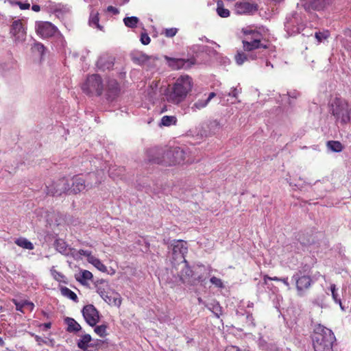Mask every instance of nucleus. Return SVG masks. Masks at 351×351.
<instances>
[{"label":"nucleus","mask_w":351,"mask_h":351,"mask_svg":"<svg viewBox=\"0 0 351 351\" xmlns=\"http://www.w3.org/2000/svg\"><path fill=\"white\" fill-rule=\"evenodd\" d=\"M20 5V8L22 10H26V9H28L30 6V5L29 3H19Z\"/></svg>","instance_id":"obj_54"},{"label":"nucleus","mask_w":351,"mask_h":351,"mask_svg":"<svg viewBox=\"0 0 351 351\" xmlns=\"http://www.w3.org/2000/svg\"><path fill=\"white\" fill-rule=\"evenodd\" d=\"M131 58L133 62L138 64H145L147 62H149L150 60H157L156 57L154 56H149L142 52H134L131 54Z\"/></svg>","instance_id":"obj_15"},{"label":"nucleus","mask_w":351,"mask_h":351,"mask_svg":"<svg viewBox=\"0 0 351 351\" xmlns=\"http://www.w3.org/2000/svg\"><path fill=\"white\" fill-rule=\"evenodd\" d=\"M14 304L16 305V309L17 311L23 312L22 308H25V305H23V302L20 303V302H17L14 301Z\"/></svg>","instance_id":"obj_49"},{"label":"nucleus","mask_w":351,"mask_h":351,"mask_svg":"<svg viewBox=\"0 0 351 351\" xmlns=\"http://www.w3.org/2000/svg\"><path fill=\"white\" fill-rule=\"evenodd\" d=\"M56 28L49 22H41L38 24L36 32L43 38L50 37L54 35Z\"/></svg>","instance_id":"obj_13"},{"label":"nucleus","mask_w":351,"mask_h":351,"mask_svg":"<svg viewBox=\"0 0 351 351\" xmlns=\"http://www.w3.org/2000/svg\"><path fill=\"white\" fill-rule=\"evenodd\" d=\"M82 88L86 94L101 95L104 88L101 77L97 74H93L88 76L86 82L82 84Z\"/></svg>","instance_id":"obj_6"},{"label":"nucleus","mask_w":351,"mask_h":351,"mask_svg":"<svg viewBox=\"0 0 351 351\" xmlns=\"http://www.w3.org/2000/svg\"><path fill=\"white\" fill-rule=\"evenodd\" d=\"M241 32L245 36L242 40L244 51L250 53H254L253 51L258 49L268 48L267 45L261 43L262 36L259 32L252 29L250 27L243 28Z\"/></svg>","instance_id":"obj_3"},{"label":"nucleus","mask_w":351,"mask_h":351,"mask_svg":"<svg viewBox=\"0 0 351 351\" xmlns=\"http://www.w3.org/2000/svg\"><path fill=\"white\" fill-rule=\"evenodd\" d=\"M4 345V341L1 337H0V346H3Z\"/></svg>","instance_id":"obj_60"},{"label":"nucleus","mask_w":351,"mask_h":351,"mask_svg":"<svg viewBox=\"0 0 351 351\" xmlns=\"http://www.w3.org/2000/svg\"><path fill=\"white\" fill-rule=\"evenodd\" d=\"M216 96V94L215 93H210L207 98H206V100H208V104L210 102V101L214 98Z\"/></svg>","instance_id":"obj_55"},{"label":"nucleus","mask_w":351,"mask_h":351,"mask_svg":"<svg viewBox=\"0 0 351 351\" xmlns=\"http://www.w3.org/2000/svg\"><path fill=\"white\" fill-rule=\"evenodd\" d=\"M45 327L46 328H49L51 327V323H46V324H45Z\"/></svg>","instance_id":"obj_59"},{"label":"nucleus","mask_w":351,"mask_h":351,"mask_svg":"<svg viewBox=\"0 0 351 351\" xmlns=\"http://www.w3.org/2000/svg\"><path fill=\"white\" fill-rule=\"evenodd\" d=\"M10 33L16 43H22L25 40L26 32L20 20L14 21L10 29Z\"/></svg>","instance_id":"obj_12"},{"label":"nucleus","mask_w":351,"mask_h":351,"mask_svg":"<svg viewBox=\"0 0 351 351\" xmlns=\"http://www.w3.org/2000/svg\"><path fill=\"white\" fill-rule=\"evenodd\" d=\"M326 147L333 152H341L343 149V145L338 141H328L326 143Z\"/></svg>","instance_id":"obj_25"},{"label":"nucleus","mask_w":351,"mask_h":351,"mask_svg":"<svg viewBox=\"0 0 351 351\" xmlns=\"http://www.w3.org/2000/svg\"><path fill=\"white\" fill-rule=\"evenodd\" d=\"M89 24L92 26H95V27L99 28L98 12H92L90 13Z\"/></svg>","instance_id":"obj_37"},{"label":"nucleus","mask_w":351,"mask_h":351,"mask_svg":"<svg viewBox=\"0 0 351 351\" xmlns=\"http://www.w3.org/2000/svg\"><path fill=\"white\" fill-rule=\"evenodd\" d=\"M97 66L99 68V69H104V65H103V59L101 58L98 60L97 62Z\"/></svg>","instance_id":"obj_53"},{"label":"nucleus","mask_w":351,"mask_h":351,"mask_svg":"<svg viewBox=\"0 0 351 351\" xmlns=\"http://www.w3.org/2000/svg\"><path fill=\"white\" fill-rule=\"evenodd\" d=\"M185 156L186 153L182 149L176 147L173 150L168 151L165 153V159L162 160L158 158H149V160L155 163H164L165 165L170 166L180 165L184 162L185 160Z\"/></svg>","instance_id":"obj_5"},{"label":"nucleus","mask_w":351,"mask_h":351,"mask_svg":"<svg viewBox=\"0 0 351 351\" xmlns=\"http://www.w3.org/2000/svg\"><path fill=\"white\" fill-rule=\"evenodd\" d=\"M332 1V0H308L306 8L319 10L330 4Z\"/></svg>","instance_id":"obj_18"},{"label":"nucleus","mask_w":351,"mask_h":351,"mask_svg":"<svg viewBox=\"0 0 351 351\" xmlns=\"http://www.w3.org/2000/svg\"><path fill=\"white\" fill-rule=\"evenodd\" d=\"M177 119L174 116H164L161 119V125L164 126H170L176 125Z\"/></svg>","instance_id":"obj_35"},{"label":"nucleus","mask_w":351,"mask_h":351,"mask_svg":"<svg viewBox=\"0 0 351 351\" xmlns=\"http://www.w3.org/2000/svg\"><path fill=\"white\" fill-rule=\"evenodd\" d=\"M33 49L34 51H38L40 53V55L42 56L43 55L44 51H45V47L41 43H35L33 47Z\"/></svg>","instance_id":"obj_45"},{"label":"nucleus","mask_w":351,"mask_h":351,"mask_svg":"<svg viewBox=\"0 0 351 351\" xmlns=\"http://www.w3.org/2000/svg\"><path fill=\"white\" fill-rule=\"evenodd\" d=\"M56 249L58 252L62 254H67V247L65 243L63 241L58 240L56 241Z\"/></svg>","instance_id":"obj_39"},{"label":"nucleus","mask_w":351,"mask_h":351,"mask_svg":"<svg viewBox=\"0 0 351 351\" xmlns=\"http://www.w3.org/2000/svg\"><path fill=\"white\" fill-rule=\"evenodd\" d=\"M107 10H108V12H112V13H113V14H118V13H119V10H118V9H117V8H114V7H113V6H112V5L108 6V7L107 8Z\"/></svg>","instance_id":"obj_50"},{"label":"nucleus","mask_w":351,"mask_h":351,"mask_svg":"<svg viewBox=\"0 0 351 351\" xmlns=\"http://www.w3.org/2000/svg\"><path fill=\"white\" fill-rule=\"evenodd\" d=\"M88 263L102 272H106L107 271V267L95 256L90 257V261Z\"/></svg>","instance_id":"obj_29"},{"label":"nucleus","mask_w":351,"mask_h":351,"mask_svg":"<svg viewBox=\"0 0 351 351\" xmlns=\"http://www.w3.org/2000/svg\"><path fill=\"white\" fill-rule=\"evenodd\" d=\"M138 21L139 19L136 16L125 17L123 19L125 25L130 28H134L136 27Z\"/></svg>","instance_id":"obj_34"},{"label":"nucleus","mask_w":351,"mask_h":351,"mask_svg":"<svg viewBox=\"0 0 351 351\" xmlns=\"http://www.w3.org/2000/svg\"><path fill=\"white\" fill-rule=\"evenodd\" d=\"M14 243L18 246L27 250H33L34 247L33 243L25 238H19L15 240Z\"/></svg>","instance_id":"obj_28"},{"label":"nucleus","mask_w":351,"mask_h":351,"mask_svg":"<svg viewBox=\"0 0 351 351\" xmlns=\"http://www.w3.org/2000/svg\"><path fill=\"white\" fill-rule=\"evenodd\" d=\"M192 80L189 75L179 77L173 86L169 88L166 94L169 102L178 104L182 101L192 88Z\"/></svg>","instance_id":"obj_1"},{"label":"nucleus","mask_w":351,"mask_h":351,"mask_svg":"<svg viewBox=\"0 0 351 351\" xmlns=\"http://www.w3.org/2000/svg\"><path fill=\"white\" fill-rule=\"evenodd\" d=\"M330 111L337 123L346 125L350 122L351 106L345 99H334L331 103Z\"/></svg>","instance_id":"obj_4"},{"label":"nucleus","mask_w":351,"mask_h":351,"mask_svg":"<svg viewBox=\"0 0 351 351\" xmlns=\"http://www.w3.org/2000/svg\"><path fill=\"white\" fill-rule=\"evenodd\" d=\"M106 343L101 339L93 340L92 337L88 334L82 335L77 340V347L84 351L93 350L95 348L97 350L102 349Z\"/></svg>","instance_id":"obj_7"},{"label":"nucleus","mask_w":351,"mask_h":351,"mask_svg":"<svg viewBox=\"0 0 351 351\" xmlns=\"http://www.w3.org/2000/svg\"><path fill=\"white\" fill-rule=\"evenodd\" d=\"M96 289L97 293L104 298L106 297V295L109 293L112 289H110L108 282L106 280H101L96 284Z\"/></svg>","instance_id":"obj_20"},{"label":"nucleus","mask_w":351,"mask_h":351,"mask_svg":"<svg viewBox=\"0 0 351 351\" xmlns=\"http://www.w3.org/2000/svg\"><path fill=\"white\" fill-rule=\"evenodd\" d=\"M202 298H198V302H199V303H201V302H202Z\"/></svg>","instance_id":"obj_61"},{"label":"nucleus","mask_w":351,"mask_h":351,"mask_svg":"<svg viewBox=\"0 0 351 351\" xmlns=\"http://www.w3.org/2000/svg\"><path fill=\"white\" fill-rule=\"evenodd\" d=\"M82 315L86 323L90 326H95L99 320V313L92 304L86 305L83 308Z\"/></svg>","instance_id":"obj_11"},{"label":"nucleus","mask_w":351,"mask_h":351,"mask_svg":"<svg viewBox=\"0 0 351 351\" xmlns=\"http://www.w3.org/2000/svg\"><path fill=\"white\" fill-rule=\"evenodd\" d=\"M241 88H232L231 91L230 93H228V95L229 96H231V97H237V96L239 95V94L241 93Z\"/></svg>","instance_id":"obj_47"},{"label":"nucleus","mask_w":351,"mask_h":351,"mask_svg":"<svg viewBox=\"0 0 351 351\" xmlns=\"http://www.w3.org/2000/svg\"><path fill=\"white\" fill-rule=\"evenodd\" d=\"M217 12L219 16L223 18H226L230 16L229 10L223 7V4L221 1H217Z\"/></svg>","instance_id":"obj_31"},{"label":"nucleus","mask_w":351,"mask_h":351,"mask_svg":"<svg viewBox=\"0 0 351 351\" xmlns=\"http://www.w3.org/2000/svg\"><path fill=\"white\" fill-rule=\"evenodd\" d=\"M330 291H331L332 297L334 302L335 303L338 304L340 306L341 308L343 310V307L342 306L341 299H340L339 295L337 291L336 285L335 284H332L330 285Z\"/></svg>","instance_id":"obj_33"},{"label":"nucleus","mask_w":351,"mask_h":351,"mask_svg":"<svg viewBox=\"0 0 351 351\" xmlns=\"http://www.w3.org/2000/svg\"><path fill=\"white\" fill-rule=\"evenodd\" d=\"M188 248L186 243L182 241H177L173 245V253L175 256L180 255L181 258L186 262L184 254L187 253Z\"/></svg>","instance_id":"obj_17"},{"label":"nucleus","mask_w":351,"mask_h":351,"mask_svg":"<svg viewBox=\"0 0 351 351\" xmlns=\"http://www.w3.org/2000/svg\"><path fill=\"white\" fill-rule=\"evenodd\" d=\"M192 275V270L186 265V262H184V267L182 271L180 279L182 282H185L188 277H190Z\"/></svg>","instance_id":"obj_36"},{"label":"nucleus","mask_w":351,"mask_h":351,"mask_svg":"<svg viewBox=\"0 0 351 351\" xmlns=\"http://www.w3.org/2000/svg\"><path fill=\"white\" fill-rule=\"evenodd\" d=\"M280 282H282L284 285L288 288L290 289L289 283L288 282V278H284L280 279Z\"/></svg>","instance_id":"obj_52"},{"label":"nucleus","mask_w":351,"mask_h":351,"mask_svg":"<svg viewBox=\"0 0 351 351\" xmlns=\"http://www.w3.org/2000/svg\"><path fill=\"white\" fill-rule=\"evenodd\" d=\"M292 278L295 281L298 295L303 296L305 291L308 289L311 285L312 280L308 276H299L298 274H295Z\"/></svg>","instance_id":"obj_10"},{"label":"nucleus","mask_w":351,"mask_h":351,"mask_svg":"<svg viewBox=\"0 0 351 351\" xmlns=\"http://www.w3.org/2000/svg\"><path fill=\"white\" fill-rule=\"evenodd\" d=\"M71 186L65 178H61L46 186V193L52 196L61 195L62 193L70 191Z\"/></svg>","instance_id":"obj_8"},{"label":"nucleus","mask_w":351,"mask_h":351,"mask_svg":"<svg viewBox=\"0 0 351 351\" xmlns=\"http://www.w3.org/2000/svg\"><path fill=\"white\" fill-rule=\"evenodd\" d=\"M275 1H277V2H280L282 0H274Z\"/></svg>","instance_id":"obj_63"},{"label":"nucleus","mask_w":351,"mask_h":351,"mask_svg":"<svg viewBox=\"0 0 351 351\" xmlns=\"http://www.w3.org/2000/svg\"><path fill=\"white\" fill-rule=\"evenodd\" d=\"M123 172V168H118L117 169L115 168V167H110L109 169V173L110 176L114 177V176H119Z\"/></svg>","instance_id":"obj_42"},{"label":"nucleus","mask_w":351,"mask_h":351,"mask_svg":"<svg viewBox=\"0 0 351 351\" xmlns=\"http://www.w3.org/2000/svg\"><path fill=\"white\" fill-rule=\"evenodd\" d=\"M258 9V5L252 1H237L234 4V12L239 15H253Z\"/></svg>","instance_id":"obj_9"},{"label":"nucleus","mask_w":351,"mask_h":351,"mask_svg":"<svg viewBox=\"0 0 351 351\" xmlns=\"http://www.w3.org/2000/svg\"><path fill=\"white\" fill-rule=\"evenodd\" d=\"M178 29L175 27L167 28L164 30V34L167 38H172L176 35Z\"/></svg>","instance_id":"obj_41"},{"label":"nucleus","mask_w":351,"mask_h":351,"mask_svg":"<svg viewBox=\"0 0 351 351\" xmlns=\"http://www.w3.org/2000/svg\"><path fill=\"white\" fill-rule=\"evenodd\" d=\"M103 300L110 305L119 306L121 304V299L119 294L113 290L110 291Z\"/></svg>","instance_id":"obj_19"},{"label":"nucleus","mask_w":351,"mask_h":351,"mask_svg":"<svg viewBox=\"0 0 351 351\" xmlns=\"http://www.w3.org/2000/svg\"><path fill=\"white\" fill-rule=\"evenodd\" d=\"M171 66L174 69H187L190 66V63L189 60H185L184 59H177L172 61Z\"/></svg>","instance_id":"obj_26"},{"label":"nucleus","mask_w":351,"mask_h":351,"mask_svg":"<svg viewBox=\"0 0 351 351\" xmlns=\"http://www.w3.org/2000/svg\"><path fill=\"white\" fill-rule=\"evenodd\" d=\"M150 38L149 36L143 33L141 36V42L143 45H147L150 43Z\"/></svg>","instance_id":"obj_46"},{"label":"nucleus","mask_w":351,"mask_h":351,"mask_svg":"<svg viewBox=\"0 0 351 351\" xmlns=\"http://www.w3.org/2000/svg\"><path fill=\"white\" fill-rule=\"evenodd\" d=\"M87 187L86 181L80 176H74L72 179V186H71L70 192L73 194H77L84 190Z\"/></svg>","instance_id":"obj_14"},{"label":"nucleus","mask_w":351,"mask_h":351,"mask_svg":"<svg viewBox=\"0 0 351 351\" xmlns=\"http://www.w3.org/2000/svg\"><path fill=\"white\" fill-rule=\"evenodd\" d=\"M119 92V88L117 82L114 80L110 81L108 85V97L113 99L118 95Z\"/></svg>","instance_id":"obj_24"},{"label":"nucleus","mask_w":351,"mask_h":351,"mask_svg":"<svg viewBox=\"0 0 351 351\" xmlns=\"http://www.w3.org/2000/svg\"><path fill=\"white\" fill-rule=\"evenodd\" d=\"M224 351H240L239 348L236 346H230L226 348Z\"/></svg>","instance_id":"obj_51"},{"label":"nucleus","mask_w":351,"mask_h":351,"mask_svg":"<svg viewBox=\"0 0 351 351\" xmlns=\"http://www.w3.org/2000/svg\"><path fill=\"white\" fill-rule=\"evenodd\" d=\"M67 324V331L70 332H76L81 330V326L73 318L66 317L64 319Z\"/></svg>","instance_id":"obj_23"},{"label":"nucleus","mask_w":351,"mask_h":351,"mask_svg":"<svg viewBox=\"0 0 351 351\" xmlns=\"http://www.w3.org/2000/svg\"><path fill=\"white\" fill-rule=\"evenodd\" d=\"M32 10L34 12H38L40 10V8L38 5H33L32 7Z\"/></svg>","instance_id":"obj_56"},{"label":"nucleus","mask_w":351,"mask_h":351,"mask_svg":"<svg viewBox=\"0 0 351 351\" xmlns=\"http://www.w3.org/2000/svg\"><path fill=\"white\" fill-rule=\"evenodd\" d=\"M93 274L88 270H82L78 276L76 277L77 281L82 285L87 284L88 280L92 279Z\"/></svg>","instance_id":"obj_27"},{"label":"nucleus","mask_w":351,"mask_h":351,"mask_svg":"<svg viewBox=\"0 0 351 351\" xmlns=\"http://www.w3.org/2000/svg\"><path fill=\"white\" fill-rule=\"evenodd\" d=\"M329 36H330V34L328 31H325V32H316L315 35L318 43H321L323 40H326V38H328L329 37Z\"/></svg>","instance_id":"obj_40"},{"label":"nucleus","mask_w":351,"mask_h":351,"mask_svg":"<svg viewBox=\"0 0 351 351\" xmlns=\"http://www.w3.org/2000/svg\"><path fill=\"white\" fill-rule=\"evenodd\" d=\"M280 279L281 278L276 277V276L273 277V278L271 277V278H270L271 280H274V281H280Z\"/></svg>","instance_id":"obj_58"},{"label":"nucleus","mask_w":351,"mask_h":351,"mask_svg":"<svg viewBox=\"0 0 351 351\" xmlns=\"http://www.w3.org/2000/svg\"><path fill=\"white\" fill-rule=\"evenodd\" d=\"M270 65L272 66V65L269 62H267V66H270Z\"/></svg>","instance_id":"obj_62"},{"label":"nucleus","mask_w":351,"mask_h":351,"mask_svg":"<svg viewBox=\"0 0 351 351\" xmlns=\"http://www.w3.org/2000/svg\"><path fill=\"white\" fill-rule=\"evenodd\" d=\"M207 105L208 100H206V99H199L192 105L191 109L192 110L193 112H196L205 108Z\"/></svg>","instance_id":"obj_30"},{"label":"nucleus","mask_w":351,"mask_h":351,"mask_svg":"<svg viewBox=\"0 0 351 351\" xmlns=\"http://www.w3.org/2000/svg\"><path fill=\"white\" fill-rule=\"evenodd\" d=\"M257 55L256 53H245L244 51H238L234 56V60L238 65H242L245 62L250 60H256Z\"/></svg>","instance_id":"obj_16"},{"label":"nucleus","mask_w":351,"mask_h":351,"mask_svg":"<svg viewBox=\"0 0 351 351\" xmlns=\"http://www.w3.org/2000/svg\"><path fill=\"white\" fill-rule=\"evenodd\" d=\"M107 326L106 325L102 324L100 326H97L95 328L94 330L97 335L99 336L104 337L107 335L106 332Z\"/></svg>","instance_id":"obj_38"},{"label":"nucleus","mask_w":351,"mask_h":351,"mask_svg":"<svg viewBox=\"0 0 351 351\" xmlns=\"http://www.w3.org/2000/svg\"><path fill=\"white\" fill-rule=\"evenodd\" d=\"M312 340L315 351H332L336 339L331 330L318 324L314 328Z\"/></svg>","instance_id":"obj_2"},{"label":"nucleus","mask_w":351,"mask_h":351,"mask_svg":"<svg viewBox=\"0 0 351 351\" xmlns=\"http://www.w3.org/2000/svg\"><path fill=\"white\" fill-rule=\"evenodd\" d=\"M23 305H25V307L27 308L29 311H32L34 307V304L32 302L28 301L23 302Z\"/></svg>","instance_id":"obj_48"},{"label":"nucleus","mask_w":351,"mask_h":351,"mask_svg":"<svg viewBox=\"0 0 351 351\" xmlns=\"http://www.w3.org/2000/svg\"><path fill=\"white\" fill-rule=\"evenodd\" d=\"M71 254L75 260H81L83 256H85L88 262L90 261V257L93 256L90 251L84 250H77L73 249L71 250Z\"/></svg>","instance_id":"obj_22"},{"label":"nucleus","mask_w":351,"mask_h":351,"mask_svg":"<svg viewBox=\"0 0 351 351\" xmlns=\"http://www.w3.org/2000/svg\"><path fill=\"white\" fill-rule=\"evenodd\" d=\"M270 278H271V277H269V276L265 275L263 276L264 284L267 285V280H270Z\"/></svg>","instance_id":"obj_57"},{"label":"nucleus","mask_w":351,"mask_h":351,"mask_svg":"<svg viewBox=\"0 0 351 351\" xmlns=\"http://www.w3.org/2000/svg\"><path fill=\"white\" fill-rule=\"evenodd\" d=\"M51 273L54 279L57 281H61L62 279L64 278V276L60 272L56 271L53 268L51 269Z\"/></svg>","instance_id":"obj_44"},{"label":"nucleus","mask_w":351,"mask_h":351,"mask_svg":"<svg viewBox=\"0 0 351 351\" xmlns=\"http://www.w3.org/2000/svg\"><path fill=\"white\" fill-rule=\"evenodd\" d=\"M60 291H61L62 295H64V297H66L75 302H76L77 300V295L73 291H71L70 289H69L66 287H61Z\"/></svg>","instance_id":"obj_32"},{"label":"nucleus","mask_w":351,"mask_h":351,"mask_svg":"<svg viewBox=\"0 0 351 351\" xmlns=\"http://www.w3.org/2000/svg\"><path fill=\"white\" fill-rule=\"evenodd\" d=\"M102 181V177L98 173H92L87 176L86 184L88 189H92L98 186Z\"/></svg>","instance_id":"obj_21"},{"label":"nucleus","mask_w":351,"mask_h":351,"mask_svg":"<svg viewBox=\"0 0 351 351\" xmlns=\"http://www.w3.org/2000/svg\"><path fill=\"white\" fill-rule=\"evenodd\" d=\"M210 282L218 288H223V284L220 278L215 276H213L210 280Z\"/></svg>","instance_id":"obj_43"}]
</instances>
